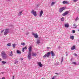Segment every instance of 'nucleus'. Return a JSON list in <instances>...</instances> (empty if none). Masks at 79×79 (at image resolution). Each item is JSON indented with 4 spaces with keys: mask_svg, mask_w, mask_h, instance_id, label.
I'll return each instance as SVG.
<instances>
[{
    "mask_svg": "<svg viewBox=\"0 0 79 79\" xmlns=\"http://www.w3.org/2000/svg\"><path fill=\"white\" fill-rule=\"evenodd\" d=\"M21 45H25V43H21Z\"/></svg>",
    "mask_w": 79,
    "mask_h": 79,
    "instance_id": "obj_28",
    "label": "nucleus"
},
{
    "mask_svg": "<svg viewBox=\"0 0 79 79\" xmlns=\"http://www.w3.org/2000/svg\"><path fill=\"white\" fill-rule=\"evenodd\" d=\"M62 3L63 4H67V3H68V2L67 1H64Z\"/></svg>",
    "mask_w": 79,
    "mask_h": 79,
    "instance_id": "obj_17",
    "label": "nucleus"
},
{
    "mask_svg": "<svg viewBox=\"0 0 79 79\" xmlns=\"http://www.w3.org/2000/svg\"><path fill=\"white\" fill-rule=\"evenodd\" d=\"M18 63V61H15L14 63V64H16Z\"/></svg>",
    "mask_w": 79,
    "mask_h": 79,
    "instance_id": "obj_27",
    "label": "nucleus"
},
{
    "mask_svg": "<svg viewBox=\"0 0 79 79\" xmlns=\"http://www.w3.org/2000/svg\"><path fill=\"white\" fill-rule=\"evenodd\" d=\"M47 48H48V49L49 48L48 47Z\"/></svg>",
    "mask_w": 79,
    "mask_h": 79,
    "instance_id": "obj_49",
    "label": "nucleus"
},
{
    "mask_svg": "<svg viewBox=\"0 0 79 79\" xmlns=\"http://www.w3.org/2000/svg\"><path fill=\"white\" fill-rule=\"evenodd\" d=\"M78 0H73V1L74 2H77Z\"/></svg>",
    "mask_w": 79,
    "mask_h": 79,
    "instance_id": "obj_30",
    "label": "nucleus"
},
{
    "mask_svg": "<svg viewBox=\"0 0 79 79\" xmlns=\"http://www.w3.org/2000/svg\"><path fill=\"white\" fill-rule=\"evenodd\" d=\"M51 53V55L52 56H55V54L53 52V51H52L51 52H49L47 53V54H45L43 56V58H45V57H49L50 54Z\"/></svg>",
    "mask_w": 79,
    "mask_h": 79,
    "instance_id": "obj_1",
    "label": "nucleus"
},
{
    "mask_svg": "<svg viewBox=\"0 0 79 79\" xmlns=\"http://www.w3.org/2000/svg\"><path fill=\"white\" fill-rule=\"evenodd\" d=\"M55 74H56L57 75H58V73H55Z\"/></svg>",
    "mask_w": 79,
    "mask_h": 79,
    "instance_id": "obj_38",
    "label": "nucleus"
},
{
    "mask_svg": "<svg viewBox=\"0 0 79 79\" xmlns=\"http://www.w3.org/2000/svg\"><path fill=\"white\" fill-rule=\"evenodd\" d=\"M78 31L79 32V29L78 30Z\"/></svg>",
    "mask_w": 79,
    "mask_h": 79,
    "instance_id": "obj_51",
    "label": "nucleus"
},
{
    "mask_svg": "<svg viewBox=\"0 0 79 79\" xmlns=\"http://www.w3.org/2000/svg\"><path fill=\"white\" fill-rule=\"evenodd\" d=\"M31 13L32 15H34L35 17L37 16V12L36 11H35L33 9L31 11Z\"/></svg>",
    "mask_w": 79,
    "mask_h": 79,
    "instance_id": "obj_4",
    "label": "nucleus"
},
{
    "mask_svg": "<svg viewBox=\"0 0 79 79\" xmlns=\"http://www.w3.org/2000/svg\"><path fill=\"white\" fill-rule=\"evenodd\" d=\"M9 32V29H6L5 30L4 33V35H6Z\"/></svg>",
    "mask_w": 79,
    "mask_h": 79,
    "instance_id": "obj_5",
    "label": "nucleus"
},
{
    "mask_svg": "<svg viewBox=\"0 0 79 79\" xmlns=\"http://www.w3.org/2000/svg\"><path fill=\"white\" fill-rule=\"evenodd\" d=\"M39 5H37V7H39Z\"/></svg>",
    "mask_w": 79,
    "mask_h": 79,
    "instance_id": "obj_45",
    "label": "nucleus"
},
{
    "mask_svg": "<svg viewBox=\"0 0 79 79\" xmlns=\"http://www.w3.org/2000/svg\"><path fill=\"white\" fill-rule=\"evenodd\" d=\"M69 23H65L64 24L65 27H67V28H68V27H69Z\"/></svg>",
    "mask_w": 79,
    "mask_h": 79,
    "instance_id": "obj_9",
    "label": "nucleus"
},
{
    "mask_svg": "<svg viewBox=\"0 0 79 79\" xmlns=\"http://www.w3.org/2000/svg\"><path fill=\"white\" fill-rule=\"evenodd\" d=\"M56 3V2H52V3L51 4V6H53V5H55V3Z\"/></svg>",
    "mask_w": 79,
    "mask_h": 79,
    "instance_id": "obj_18",
    "label": "nucleus"
},
{
    "mask_svg": "<svg viewBox=\"0 0 79 79\" xmlns=\"http://www.w3.org/2000/svg\"><path fill=\"white\" fill-rule=\"evenodd\" d=\"M12 79H15V76H13V78Z\"/></svg>",
    "mask_w": 79,
    "mask_h": 79,
    "instance_id": "obj_36",
    "label": "nucleus"
},
{
    "mask_svg": "<svg viewBox=\"0 0 79 79\" xmlns=\"http://www.w3.org/2000/svg\"><path fill=\"white\" fill-rule=\"evenodd\" d=\"M76 49V46H73V47H72L71 48V50H73Z\"/></svg>",
    "mask_w": 79,
    "mask_h": 79,
    "instance_id": "obj_15",
    "label": "nucleus"
},
{
    "mask_svg": "<svg viewBox=\"0 0 79 79\" xmlns=\"http://www.w3.org/2000/svg\"><path fill=\"white\" fill-rule=\"evenodd\" d=\"M79 20V17H77V18L75 19V21H77Z\"/></svg>",
    "mask_w": 79,
    "mask_h": 79,
    "instance_id": "obj_24",
    "label": "nucleus"
},
{
    "mask_svg": "<svg viewBox=\"0 0 79 79\" xmlns=\"http://www.w3.org/2000/svg\"><path fill=\"white\" fill-rule=\"evenodd\" d=\"M63 61H64L63 57H62L61 60V64H62V63H63Z\"/></svg>",
    "mask_w": 79,
    "mask_h": 79,
    "instance_id": "obj_19",
    "label": "nucleus"
},
{
    "mask_svg": "<svg viewBox=\"0 0 79 79\" xmlns=\"http://www.w3.org/2000/svg\"><path fill=\"white\" fill-rule=\"evenodd\" d=\"M17 53H19V54H21V52H20V51H19V50H17Z\"/></svg>",
    "mask_w": 79,
    "mask_h": 79,
    "instance_id": "obj_25",
    "label": "nucleus"
},
{
    "mask_svg": "<svg viewBox=\"0 0 79 79\" xmlns=\"http://www.w3.org/2000/svg\"><path fill=\"white\" fill-rule=\"evenodd\" d=\"M37 44H40V40H37V42H36Z\"/></svg>",
    "mask_w": 79,
    "mask_h": 79,
    "instance_id": "obj_21",
    "label": "nucleus"
},
{
    "mask_svg": "<svg viewBox=\"0 0 79 79\" xmlns=\"http://www.w3.org/2000/svg\"><path fill=\"white\" fill-rule=\"evenodd\" d=\"M65 10V8L64 7H62L61 8H60L59 9V12L60 13H61L63 10Z\"/></svg>",
    "mask_w": 79,
    "mask_h": 79,
    "instance_id": "obj_7",
    "label": "nucleus"
},
{
    "mask_svg": "<svg viewBox=\"0 0 79 79\" xmlns=\"http://www.w3.org/2000/svg\"><path fill=\"white\" fill-rule=\"evenodd\" d=\"M41 79H45V78H42Z\"/></svg>",
    "mask_w": 79,
    "mask_h": 79,
    "instance_id": "obj_50",
    "label": "nucleus"
},
{
    "mask_svg": "<svg viewBox=\"0 0 79 79\" xmlns=\"http://www.w3.org/2000/svg\"><path fill=\"white\" fill-rule=\"evenodd\" d=\"M22 11H23V10L19 11V14H18V16H21L22 15Z\"/></svg>",
    "mask_w": 79,
    "mask_h": 79,
    "instance_id": "obj_14",
    "label": "nucleus"
},
{
    "mask_svg": "<svg viewBox=\"0 0 79 79\" xmlns=\"http://www.w3.org/2000/svg\"><path fill=\"white\" fill-rule=\"evenodd\" d=\"M0 61H2V59L0 58Z\"/></svg>",
    "mask_w": 79,
    "mask_h": 79,
    "instance_id": "obj_48",
    "label": "nucleus"
},
{
    "mask_svg": "<svg viewBox=\"0 0 79 79\" xmlns=\"http://www.w3.org/2000/svg\"><path fill=\"white\" fill-rule=\"evenodd\" d=\"M8 0V1L9 2H10V0Z\"/></svg>",
    "mask_w": 79,
    "mask_h": 79,
    "instance_id": "obj_47",
    "label": "nucleus"
},
{
    "mask_svg": "<svg viewBox=\"0 0 79 79\" xmlns=\"http://www.w3.org/2000/svg\"><path fill=\"white\" fill-rule=\"evenodd\" d=\"M68 54H66V56H68Z\"/></svg>",
    "mask_w": 79,
    "mask_h": 79,
    "instance_id": "obj_43",
    "label": "nucleus"
},
{
    "mask_svg": "<svg viewBox=\"0 0 79 79\" xmlns=\"http://www.w3.org/2000/svg\"><path fill=\"white\" fill-rule=\"evenodd\" d=\"M23 50H22V51L23 52H24V48H23Z\"/></svg>",
    "mask_w": 79,
    "mask_h": 79,
    "instance_id": "obj_32",
    "label": "nucleus"
},
{
    "mask_svg": "<svg viewBox=\"0 0 79 79\" xmlns=\"http://www.w3.org/2000/svg\"><path fill=\"white\" fill-rule=\"evenodd\" d=\"M9 55L10 56H12L13 55V52L11 51L10 52H9Z\"/></svg>",
    "mask_w": 79,
    "mask_h": 79,
    "instance_id": "obj_11",
    "label": "nucleus"
},
{
    "mask_svg": "<svg viewBox=\"0 0 79 79\" xmlns=\"http://www.w3.org/2000/svg\"><path fill=\"white\" fill-rule=\"evenodd\" d=\"M2 64H6V62L3 61H2Z\"/></svg>",
    "mask_w": 79,
    "mask_h": 79,
    "instance_id": "obj_20",
    "label": "nucleus"
},
{
    "mask_svg": "<svg viewBox=\"0 0 79 79\" xmlns=\"http://www.w3.org/2000/svg\"><path fill=\"white\" fill-rule=\"evenodd\" d=\"M12 45L13 46V47L14 48H15V47H16V44H12Z\"/></svg>",
    "mask_w": 79,
    "mask_h": 79,
    "instance_id": "obj_22",
    "label": "nucleus"
},
{
    "mask_svg": "<svg viewBox=\"0 0 79 79\" xmlns=\"http://www.w3.org/2000/svg\"><path fill=\"white\" fill-rule=\"evenodd\" d=\"M58 48L59 49V48H61V47H60V46H59L58 47Z\"/></svg>",
    "mask_w": 79,
    "mask_h": 79,
    "instance_id": "obj_42",
    "label": "nucleus"
},
{
    "mask_svg": "<svg viewBox=\"0 0 79 79\" xmlns=\"http://www.w3.org/2000/svg\"><path fill=\"white\" fill-rule=\"evenodd\" d=\"M32 51V47L30 46L28 48V59L30 60L31 59V51Z\"/></svg>",
    "mask_w": 79,
    "mask_h": 79,
    "instance_id": "obj_2",
    "label": "nucleus"
},
{
    "mask_svg": "<svg viewBox=\"0 0 79 79\" xmlns=\"http://www.w3.org/2000/svg\"><path fill=\"white\" fill-rule=\"evenodd\" d=\"M2 74H4V73H5V72H1Z\"/></svg>",
    "mask_w": 79,
    "mask_h": 79,
    "instance_id": "obj_41",
    "label": "nucleus"
},
{
    "mask_svg": "<svg viewBox=\"0 0 79 79\" xmlns=\"http://www.w3.org/2000/svg\"><path fill=\"white\" fill-rule=\"evenodd\" d=\"M32 35H34V37H35V38H36V39H37V38H38V37H39V35H37V33L35 34L32 32Z\"/></svg>",
    "mask_w": 79,
    "mask_h": 79,
    "instance_id": "obj_6",
    "label": "nucleus"
},
{
    "mask_svg": "<svg viewBox=\"0 0 79 79\" xmlns=\"http://www.w3.org/2000/svg\"><path fill=\"white\" fill-rule=\"evenodd\" d=\"M70 39H72V40H74V37L73 35L70 36Z\"/></svg>",
    "mask_w": 79,
    "mask_h": 79,
    "instance_id": "obj_16",
    "label": "nucleus"
},
{
    "mask_svg": "<svg viewBox=\"0 0 79 79\" xmlns=\"http://www.w3.org/2000/svg\"><path fill=\"white\" fill-rule=\"evenodd\" d=\"M1 55L3 59H6V54H5V52L2 51L1 52Z\"/></svg>",
    "mask_w": 79,
    "mask_h": 79,
    "instance_id": "obj_3",
    "label": "nucleus"
},
{
    "mask_svg": "<svg viewBox=\"0 0 79 79\" xmlns=\"http://www.w3.org/2000/svg\"><path fill=\"white\" fill-rule=\"evenodd\" d=\"M76 24L75 23L73 24V26H76Z\"/></svg>",
    "mask_w": 79,
    "mask_h": 79,
    "instance_id": "obj_37",
    "label": "nucleus"
},
{
    "mask_svg": "<svg viewBox=\"0 0 79 79\" xmlns=\"http://www.w3.org/2000/svg\"><path fill=\"white\" fill-rule=\"evenodd\" d=\"M72 32L73 33H75V32H76V31L75 30H73Z\"/></svg>",
    "mask_w": 79,
    "mask_h": 79,
    "instance_id": "obj_31",
    "label": "nucleus"
},
{
    "mask_svg": "<svg viewBox=\"0 0 79 79\" xmlns=\"http://www.w3.org/2000/svg\"><path fill=\"white\" fill-rule=\"evenodd\" d=\"M32 55L33 56H35L37 55V53L36 52H33L32 53Z\"/></svg>",
    "mask_w": 79,
    "mask_h": 79,
    "instance_id": "obj_12",
    "label": "nucleus"
},
{
    "mask_svg": "<svg viewBox=\"0 0 79 79\" xmlns=\"http://www.w3.org/2000/svg\"><path fill=\"white\" fill-rule=\"evenodd\" d=\"M28 35V34H26V35Z\"/></svg>",
    "mask_w": 79,
    "mask_h": 79,
    "instance_id": "obj_52",
    "label": "nucleus"
},
{
    "mask_svg": "<svg viewBox=\"0 0 79 79\" xmlns=\"http://www.w3.org/2000/svg\"><path fill=\"white\" fill-rule=\"evenodd\" d=\"M3 31H4V30H2V31H1V33H2V32H3Z\"/></svg>",
    "mask_w": 79,
    "mask_h": 79,
    "instance_id": "obj_35",
    "label": "nucleus"
},
{
    "mask_svg": "<svg viewBox=\"0 0 79 79\" xmlns=\"http://www.w3.org/2000/svg\"><path fill=\"white\" fill-rule=\"evenodd\" d=\"M64 20V18L62 17L61 18V21H63Z\"/></svg>",
    "mask_w": 79,
    "mask_h": 79,
    "instance_id": "obj_26",
    "label": "nucleus"
},
{
    "mask_svg": "<svg viewBox=\"0 0 79 79\" xmlns=\"http://www.w3.org/2000/svg\"><path fill=\"white\" fill-rule=\"evenodd\" d=\"M69 13V11H66L64 13L62 14V15L63 16H66V15H67Z\"/></svg>",
    "mask_w": 79,
    "mask_h": 79,
    "instance_id": "obj_8",
    "label": "nucleus"
},
{
    "mask_svg": "<svg viewBox=\"0 0 79 79\" xmlns=\"http://www.w3.org/2000/svg\"><path fill=\"white\" fill-rule=\"evenodd\" d=\"M72 63L74 64H76V62H73Z\"/></svg>",
    "mask_w": 79,
    "mask_h": 79,
    "instance_id": "obj_33",
    "label": "nucleus"
},
{
    "mask_svg": "<svg viewBox=\"0 0 79 79\" xmlns=\"http://www.w3.org/2000/svg\"><path fill=\"white\" fill-rule=\"evenodd\" d=\"M7 46H9V47H10L11 45V44L10 43H8L7 44Z\"/></svg>",
    "mask_w": 79,
    "mask_h": 79,
    "instance_id": "obj_23",
    "label": "nucleus"
},
{
    "mask_svg": "<svg viewBox=\"0 0 79 79\" xmlns=\"http://www.w3.org/2000/svg\"><path fill=\"white\" fill-rule=\"evenodd\" d=\"M24 48V49L25 50H26L27 49V47H25L24 48Z\"/></svg>",
    "mask_w": 79,
    "mask_h": 79,
    "instance_id": "obj_34",
    "label": "nucleus"
},
{
    "mask_svg": "<svg viewBox=\"0 0 79 79\" xmlns=\"http://www.w3.org/2000/svg\"><path fill=\"white\" fill-rule=\"evenodd\" d=\"M21 60H23V59L21 58Z\"/></svg>",
    "mask_w": 79,
    "mask_h": 79,
    "instance_id": "obj_46",
    "label": "nucleus"
},
{
    "mask_svg": "<svg viewBox=\"0 0 79 79\" xmlns=\"http://www.w3.org/2000/svg\"><path fill=\"white\" fill-rule=\"evenodd\" d=\"M73 55H74L75 56H77V54L76 53H74Z\"/></svg>",
    "mask_w": 79,
    "mask_h": 79,
    "instance_id": "obj_29",
    "label": "nucleus"
},
{
    "mask_svg": "<svg viewBox=\"0 0 79 79\" xmlns=\"http://www.w3.org/2000/svg\"><path fill=\"white\" fill-rule=\"evenodd\" d=\"M43 13L44 11H43V10H41L39 15L40 17H42V15H43Z\"/></svg>",
    "mask_w": 79,
    "mask_h": 79,
    "instance_id": "obj_10",
    "label": "nucleus"
},
{
    "mask_svg": "<svg viewBox=\"0 0 79 79\" xmlns=\"http://www.w3.org/2000/svg\"><path fill=\"white\" fill-rule=\"evenodd\" d=\"M38 65L40 66V67L42 68V64L41 63V62H38L37 63Z\"/></svg>",
    "mask_w": 79,
    "mask_h": 79,
    "instance_id": "obj_13",
    "label": "nucleus"
},
{
    "mask_svg": "<svg viewBox=\"0 0 79 79\" xmlns=\"http://www.w3.org/2000/svg\"><path fill=\"white\" fill-rule=\"evenodd\" d=\"M5 77H2V79H5Z\"/></svg>",
    "mask_w": 79,
    "mask_h": 79,
    "instance_id": "obj_40",
    "label": "nucleus"
},
{
    "mask_svg": "<svg viewBox=\"0 0 79 79\" xmlns=\"http://www.w3.org/2000/svg\"><path fill=\"white\" fill-rule=\"evenodd\" d=\"M52 79H55V77H53L52 78Z\"/></svg>",
    "mask_w": 79,
    "mask_h": 79,
    "instance_id": "obj_39",
    "label": "nucleus"
},
{
    "mask_svg": "<svg viewBox=\"0 0 79 79\" xmlns=\"http://www.w3.org/2000/svg\"><path fill=\"white\" fill-rule=\"evenodd\" d=\"M77 28V26H76L75 27H74V28Z\"/></svg>",
    "mask_w": 79,
    "mask_h": 79,
    "instance_id": "obj_44",
    "label": "nucleus"
}]
</instances>
